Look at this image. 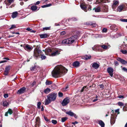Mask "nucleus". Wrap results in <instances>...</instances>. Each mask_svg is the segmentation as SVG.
Returning a JSON list of instances; mask_svg holds the SVG:
<instances>
[{"instance_id": "f257e3e1", "label": "nucleus", "mask_w": 127, "mask_h": 127, "mask_svg": "<svg viewBox=\"0 0 127 127\" xmlns=\"http://www.w3.org/2000/svg\"><path fill=\"white\" fill-rule=\"evenodd\" d=\"M67 71L68 70L62 65H58L55 67L52 72V74L54 77H60L64 75Z\"/></svg>"}, {"instance_id": "f03ea898", "label": "nucleus", "mask_w": 127, "mask_h": 127, "mask_svg": "<svg viewBox=\"0 0 127 127\" xmlns=\"http://www.w3.org/2000/svg\"><path fill=\"white\" fill-rule=\"evenodd\" d=\"M57 94L55 93H51L47 96V99L44 101L45 104H49L52 101H54L56 99Z\"/></svg>"}, {"instance_id": "7ed1b4c3", "label": "nucleus", "mask_w": 127, "mask_h": 127, "mask_svg": "<svg viewBox=\"0 0 127 127\" xmlns=\"http://www.w3.org/2000/svg\"><path fill=\"white\" fill-rule=\"evenodd\" d=\"M45 53L46 55L53 56L59 55L60 54V52L57 49L53 50L50 49H48L45 50Z\"/></svg>"}, {"instance_id": "20e7f679", "label": "nucleus", "mask_w": 127, "mask_h": 127, "mask_svg": "<svg viewBox=\"0 0 127 127\" xmlns=\"http://www.w3.org/2000/svg\"><path fill=\"white\" fill-rule=\"evenodd\" d=\"M77 35H75L72 36L70 38L67 39L68 44H71L74 42L75 40L77 38Z\"/></svg>"}, {"instance_id": "39448f33", "label": "nucleus", "mask_w": 127, "mask_h": 127, "mask_svg": "<svg viewBox=\"0 0 127 127\" xmlns=\"http://www.w3.org/2000/svg\"><path fill=\"white\" fill-rule=\"evenodd\" d=\"M41 50L37 48H35L34 51V55L36 57H37L39 55V53H41Z\"/></svg>"}, {"instance_id": "423d86ee", "label": "nucleus", "mask_w": 127, "mask_h": 127, "mask_svg": "<svg viewBox=\"0 0 127 127\" xmlns=\"http://www.w3.org/2000/svg\"><path fill=\"white\" fill-rule=\"evenodd\" d=\"M119 1L118 0H115L113 1V4L112 5V7L113 9H115L119 5Z\"/></svg>"}, {"instance_id": "0eeeda50", "label": "nucleus", "mask_w": 127, "mask_h": 127, "mask_svg": "<svg viewBox=\"0 0 127 127\" xmlns=\"http://www.w3.org/2000/svg\"><path fill=\"white\" fill-rule=\"evenodd\" d=\"M69 99L68 98H65L63 100L62 104L63 106H65L69 102Z\"/></svg>"}, {"instance_id": "6e6552de", "label": "nucleus", "mask_w": 127, "mask_h": 127, "mask_svg": "<svg viewBox=\"0 0 127 127\" xmlns=\"http://www.w3.org/2000/svg\"><path fill=\"white\" fill-rule=\"evenodd\" d=\"M107 71L109 73L110 76L111 77H112L113 72V69L111 67H108L107 69Z\"/></svg>"}, {"instance_id": "1a4fd4ad", "label": "nucleus", "mask_w": 127, "mask_h": 127, "mask_svg": "<svg viewBox=\"0 0 127 127\" xmlns=\"http://www.w3.org/2000/svg\"><path fill=\"white\" fill-rule=\"evenodd\" d=\"M26 88L25 87H23L18 90L17 92L18 94H21L24 93L25 91Z\"/></svg>"}, {"instance_id": "9d476101", "label": "nucleus", "mask_w": 127, "mask_h": 127, "mask_svg": "<svg viewBox=\"0 0 127 127\" xmlns=\"http://www.w3.org/2000/svg\"><path fill=\"white\" fill-rule=\"evenodd\" d=\"M66 113L70 116H74L76 118H77V116L76 115L71 111H68L66 112Z\"/></svg>"}, {"instance_id": "9b49d317", "label": "nucleus", "mask_w": 127, "mask_h": 127, "mask_svg": "<svg viewBox=\"0 0 127 127\" xmlns=\"http://www.w3.org/2000/svg\"><path fill=\"white\" fill-rule=\"evenodd\" d=\"M100 47V45H96L92 47L93 50L95 51H99V49Z\"/></svg>"}, {"instance_id": "f8f14e48", "label": "nucleus", "mask_w": 127, "mask_h": 127, "mask_svg": "<svg viewBox=\"0 0 127 127\" xmlns=\"http://www.w3.org/2000/svg\"><path fill=\"white\" fill-rule=\"evenodd\" d=\"M23 47L26 50L28 51H30L32 49V47H31L28 44L25 47L24 46Z\"/></svg>"}, {"instance_id": "ddd939ff", "label": "nucleus", "mask_w": 127, "mask_h": 127, "mask_svg": "<svg viewBox=\"0 0 127 127\" xmlns=\"http://www.w3.org/2000/svg\"><path fill=\"white\" fill-rule=\"evenodd\" d=\"M10 66H6L5 68V70L4 74L5 75H7L8 74L9 71L10 69Z\"/></svg>"}, {"instance_id": "4468645a", "label": "nucleus", "mask_w": 127, "mask_h": 127, "mask_svg": "<svg viewBox=\"0 0 127 127\" xmlns=\"http://www.w3.org/2000/svg\"><path fill=\"white\" fill-rule=\"evenodd\" d=\"M80 6L82 9L85 11L87 12V11L86 10L87 7L86 6V4L84 3H81L80 4Z\"/></svg>"}, {"instance_id": "2eb2a0df", "label": "nucleus", "mask_w": 127, "mask_h": 127, "mask_svg": "<svg viewBox=\"0 0 127 127\" xmlns=\"http://www.w3.org/2000/svg\"><path fill=\"white\" fill-rule=\"evenodd\" d=\"M117 60L123 64H127V61L120 58H117Z\"/></svg>"}, {"instance_id": "dca6fc26", "label": "nucleus", "mask_w": 127, "mask_h": 127, "mask_svg": "<svg viewBox=\"0 0 127 127\" xmlns=\"http://www.w3.org/2000/svg\"><path fill=\"white\" fill-rule=\"evenodd\" d=\"M106 0H97L95 2L96 4H102L103 3H105Z\"/></svg>"}, {"instance_id": "f3484780", "label": "nucleus", "mask_w": 127, "mask_h": 127, "mask_svg": "<svg viewBox=\"0 0 127 127\" xmlns=\"http://www.w3.org/2000/svg\"><path fill=\"white\" fill-rule=\"evenodd\" d=\"M14 0H6L5 1V3L6 5H9L12 2H13Z\"/></svg>"}, {"instance_id": "a211bd4d", "label": "nucleus", "mask_w": 127, "mask_h": 127, "mask_svg": "<svg viewBox=\"0 0 127 127\" xmlns=\"http://www.w3.org/2000/svg\"><path fill=\"white\" fill-rule=\"evenodd\" d=\"M124 7V6L123 5H121L119 6L117 8V10L118 11L121 12Z\"/></svg>"}, {"instance_id": "6ab92c4d", "label": "nucleus", "mask_w": 127, "mask_h": 127, "mask_svg": "<svg viewBox=\"0 0 127 127\" xmlns=\"http://www.w3.org/2000/svg\"><path fill=\"white\" fill-rule=\"evenodd\" d=\"M100 46L101 47L105 49H108L110 47V45H108L107 46L105 45H100Z\"/></svg>"}, {"instance_id": "aec40b11", "label": "nucleus", "mask_w": 127, "mask_h": 127, "mask_svg": "<svg viewBox=\"0 0 127 127\" xmlns=\"http://www.w3.org/2000/svg\"><path fill=\"white\" fill-rule=\"evenodd\" d=\"M110 28L111 29L113 30H118V29L117 26H116V25L115 24L112 25L110 27Z\"/></svg>"}, {"instance_id": "412c9836", "label": "nucleus", "mask_w": 127, "mask_h": 127, "mask_svg": "<svg viewBox=\"0 0 127 127\" xmlns=\"http://www.w3.org/2000/svg\"><path fill=\"white\" fill-rule=\"evenodd\" d=\"M93 10H95L96 12H99L101 11V8L100 7L94 8Z\"/></svg>"}, {"instance_id": "4be33fe9", "label": "nucleus", "mask_w": 127, "mask_h": 127, "mask_svg": "<svg viewBox=\"0 0 127 127\" xmlns=\"http://www.w3.org/2000/svg\"><path fill=\"white\" fill-rule=\"evenodd\" d=\"M92 66L95 69H96L98 67L99 65L97 63H94L92 65Z\"/></svg>"}, {"instance_id": "5701e85b", "label": "nucleus", "mask_w": 127, "mask_h": 127, "mask_svg": "<svg viewBox=\"0 0 127 127\" xmlns=\"http://www.w3.org/2000/svg\"><path fill=\"white\" fill-rule=\"evenodd\" d=\"M48 36L47 34L46 33H44L40 34V37L41 38H46Z\"/></svg>"}, {"instance_id": "b1692460", "label": "nucleus", "mask_w": 127, "mask_h": 127, "mask_svg": "<svg viewBox=\"0 0 127 127\" xmlns=\"http://www.w3.org/2000/svg\"><path fill=\"white\" fill-rule=\"evenodd\" d=\"M18 15V12L17 11L13 12L12 15V17L13 18L16 17Z\"/></svg>"}, {"instance_id": "393cba45", "label": "nucleus", "mask_w": 127, "mask_h": 127, "mask_svg": "<svg viewBox=\"0 0 127 127\" xmlns=\"http://www.w3.org/2000/svg\"><path fill=\"white\" fill-rule=\"evenodd\" d=\"M99 124L101 127H104L105 124L102 121L100 120L99 121Z\"/></svg>"}, {"instance_id": "a878e982", "label": "nucleus", "mask_w": 127, "mask_h": 127, "mask_svg": "<svg viewBox=\"0 0 127 127\" xmlns=\"http://www.w3.org/2000/svg\"><path fill=\"white\" fill-rule=\"evenodd\" d=\"M68 42L67 39H65L62 41V43L63 44H68Z\"/></svg>"}, {"instance_id": "bb28decb", "label": "nucleus", "mask_w": 127, "mask_h": 127, "mask_svg": "<svg viewBox=\"0 0 127 127\" xmlns=\"http://www.w3.org/2000/svg\"><path fill=\"white\" fill-rule=\"evenodd\" d=\"M79 63L78 62L76 61L73 63V65L75 67H77L79 65Z\"/></svg>"}, {"instance_id": "cd10ccee", "label": "nucleus", "mask_w": 127, "mask_h": 127, "mask_svg": "<svg viewBox=\"0 0 127 127\" xmlns=\"http://www.w3.org/2000/svg\"><path fill=\"white\" fill-rule=\"evenodd\" d=\"M51 91V90L48 88L45 89L44 91V93L46 94H47L49 93Z\"/></svg>"}, {"instance_id": "c85d7f7f", "label": "nucleus", "mask_w": 127, "mask_h": 127, "mask_svg": "<svg viewBox=\"0 0 127 127\" xmlns=\"http://www.w3.org/2000/svg\"><path fill=\"white\" fill-rule=\"evenodd\" d=\"M37 8V7L35 5H33L31 7V9L32 11H35Z\"/></svg>"}, {"instance_id": "c756f323", "label": "nucleus", "mask_w": 127, "mask_h": 127, "mask_svg": "<svg viewBox=\"0 0 127 127\" xmlns=\"http://www.w3.org/2000/svg\"><path fill=\"white\" fill-rule=\"evenodd\" d=\"M39 117H37L36 119V124L35 125V127H36V125L39 124Z\"/></svg>"}, {"instance_id": "7c9ffc66", "label": "nucleus", "mask_w": 127, "mask_h": 127, "mask_svg": "<svg viewBox=\"0 0 127 127\" xmlns=\"http://www.w3.org/2000/svg\"><path fill=\"white\" fill-rule=\"evenodd\" d=\"M52 83V82L46 80L45 82V84L46 85H50Z\"/></svg>"}, {"instance_id": "2f4dec72", "label": "nucleus", "mask_w": 127, "mask_h": 127, "mask_svg": "<svg viewBox=\"0 0 127 127\" xmlns=\"http://www.w3.org/2000/svg\"><path fill=\"white\" fill-rule=\"evenodd\" d=\"M115 121V119L114 118H111V119L110 123L111 125L114 124Z\"/></svg>"}, {"instance_id": "473e14b6", "label": "nucleus", "mask_w": 127, "mask_h": 127, "mask_svg": "<svg viewBox=\"0 0 127 127\" xmlns=\"http://www.w3.org/2000/svg\"><path fill=\"white\" fill-rule=\"evenodd\" d=\"M8 105V103L6 101H5L3 102V105L4 106H7Z\"/></svg>"}, {"instance_id": "72a5a7b5", "label": "nucleus", "mask_w": 127, "mask_h": 127, "mask_svg": "<svg viewBox=\"0 0 127 127\" xmlns=\"http://www.w3.org/2000/svg\"><path fill=\"white\" fill-rule=\"evenodd\" d=\"M52 5L51 4H47V5H44L43 6H41V7L44 8L45 7H48L49 6H51Z\"/></svg>"}, {"instance_id": "f704fd0d", "label": "nucleus", "mask_w": 127, "mask_h": 127, "mask_svg": "<svg viewBox=\"0 0 127 127\" xmlns=\"http://www.w3.org/2000/svg\"><path fill=\"white\" fill-rule=\"evenodd\" d=\"M67 119V117H63L61 119V121L62 122H64Z\"/></svg>"}, {"instance_id": "c9c22d12", "label": "nucleus", "mask_w": 127, "mask_h": 127, "mask_svg": "<svg viewBox=\"0 0 127 127\" xmlns=\"http://www.w3.org/2000/svg\"><path fill=\"white\" fill-rule=\"evenodd\" d=\"M88 88L87 87V86H84L83 87L82 89L81 90V92H82L84 90L86 91V89H88Z\"/></svg>"}, {"instance_id": "e433bc0d", "label": "nucleus", "mask_w": 127, "mask_h": 127, "mask_svg": "<svg viewBox=\"0 0 127 127\" xmlns=\"http://www.w3.org/2000/svg\"><path fill=\"white\" fill-rule=\"evenodd\" d=\"M88 88L87 87V86H84L83 87L82 89L81 90V92H82L84 90L86 91V89H88Z\"/></svg>"}, {"instance_id": "4c0bfd02", "label": "nucleus", "mask_w": 127, "mask_h": 127, "mask_svg": "<svg viewBox=\"0 0 127 127\" xmlns=\"http://www.w3.org/2000/svg\"><path fill=\"white\" fill-rule=\"evenodd\" d=\"M118 104L120 106H123L124 105V104L122 102H118Z\"/></svg>"}, {"instance_id": "58836bf2", "label": "nucleus", "mask_w": 127, "mask_h": 127, "mask_svg": "<svg viewBox=\"0 0 127 127\" xmlns=\"http://www.w3.org/2000/svg\"><path fill=\"white\" fill-rule=\"evenodd\" d=\"M120 51L123 54H127V51L126 50H121Z\"/></svg>"}, {"instance_id": "ea45409f", "label": "nucleus", "mask_w": 127, "mask_h": 127, "mask_svg": "<svg viewBox=\"0 0 127 127\" xmlns=\"http://www.w3.org/2000/svg\"><path fill=\"white\" fill-rule=\"evenodd\" d=\"M10 115H11L13 113L12 110L10 109H9L7 112Z\"/></svg>"}, {"instance_id": "a19ab883", "label": "nucleus", "mask_w": 127, "mask_h": 127, "mask_svg": "<svg viewBox=\"0 0 127 127\" xmlns=\"http://www.w3.org/2000/svg\"><path fill=\"white\" fill-rule=\"evenodd\" d=\"M35 83L36 82L35 81H34L32 83H30V86H31V87H33V86L35 84Z\"/></svg>"}, {"instance_id": "79ce46f5", "label": "nucleus", "mask_w": 127, "mask_h": 127, "mask_svg": "<svg viewBox=\"0 0 127 127\" xmlns=\"http://www.w3.org/2000/svg\"><path fill=\"white\" fill-rule=\"evenodd\" d=\"M41 104V103L40 102H38L37 104V108L39 109L40 108V106Z\"/></svg>"}, {"instance_id": "37998d69", "label": "nucleus", "mask_w": 127, "mask_h": 127, "mask_svg": "<svg viewBox=\"0 0 127 127\" xmlns=\"http://www.w3.org/2000/svg\"><path fill=\"white\" fill-rule=\"evenodd\" d=\"M50 27L44 28H43V30L44 31L49 30L50 29Z\"/></svg>"}, {"instance_id": "c03bdc74", "label": "nucleus", "mask_w": 127, "mask_h": 127, "mask_svg": "<svg viewBox=\"0 0 127 127\" xmlns=\"http://www.w3.org/2000/svg\"><path fill=\"white\" fill-rule=\"evenodd\" d=\"M123 110L125 111L127 110V104H126V106H124L123 108Z\"/></svg>"}, {"instance_id": "a18cd8bd", "label": "nucleus", "mask_w": 127, "mask_h": 127, "mask_svg": "<svg viewBox=\"0 0 127 127\" xmlns=\"http://www.w3.org/2000/svg\"><path fill=\"white\" fill-rule=\"evenodd\" d=\"M52 123L54 124H56L57 123V122L56 120H52L51 121Z\"/></svg>"}, {"instance_id": "49530a36", "label": "nucleus", "mask_w": 127, "mask_h": 127, "mask_svg": "<svg viewBox=\"0 0 127 127\" xmlns=\"http://www.w3.org/2000/svg\"><path fill=\"white\" fill-rule=\"evenodd\" d=\"M46 57L44 55V54L42 55H41V58L42 60L45 59Z\"/></svg>"}, {"instance_id": "de8ad7c7", "label": "nucleus", "mask_w": 127, "mask_h": 127, "mask_svg": "<svg viewBox=\"0 0 127 127\" xmlns=\"http://www.w3.org/2000/svg\"><path fill=\"white\" fill-rule=\"evenodd\" d=\"M69 20H70L71 21H76L77 20V19L74 18H73L69 19Z\"/></svg>"}, {"instance_id": "09e8293b", "label": "nucleus", "mask_w": 127, "mask_h": 127, "mask_svg": "<svg viewBox=\"0 0 127 127\" xmlns=\"http://www.w3.org/2000/svg\"><path fill=\"white\" fill-rule=\"evenodd\" d=\"M16 28V27L15 25H11V27L9 28L10 29H12Z\"/></svg>"}, {"instance_id": "8fccbe9b", "label": "nucleus", "mask_w": 127, "mask_h": 127, "mask_svg": "<svg viewBox=\"0 0 127 127\" xmlns=\"http://www.w3.org/2000/svg\"><path fill=\"white\" fill-rule=\"evenodd\" d=\"M36 66H34V67H32L30 69L31 70H34L35 69H36Z\"/></svg>"}, {"instance_id": "3c124183", "label": "nucleus", "mask_w": 127, "mask_h": 127, "mask_svg": "<svg viewBox=\"0 0 127 127\" xmlns=\"http://www.w3.org/2000/svg\"><path fill=\"white\" fill-rule=\"evenodd\" d=\"M91 56H87L85 58L86 59H89L91 58Z\"/></svg>"}, {"instance_id": "603ef678", "label": "nucleus", "mask_w": 127, "mask_h": 127, "mask_svg": "<svg viewBox=\"0 0 127 127\" xmlns=\"http://www.w3.org/2000/svg\"><path fill=\"white\" fill-rule=\"evenodd\" d=\"M59 96L60 97H62L63 96V94L61 93H58Z\"/></svg>"}, {"instance_id": "864d4df0", "label": "nucleus", "mask_w": 127, "mask_h": 127, "mask_svg": "<svg viewBox=\"0 0 127 127\" xmlns=\"http://www.w3.org/2000/svg\"><path fill=\"white\" fill-rule=\"evenodd\" d=\"M122 70L124 71L127 72V69L125 67H123L122 68Z\"/></svg>"}, {"instance_id": "5fc2aeb1", "label": "nucleus", "mask_w": 127, "mask_h": 127, "mask_svg": "<svg viewBox=\"0 0 127 127\" xmlns=\"http://www.w3.org/2000/svg\"><path fill=\"white\" fill-rule=\"evenodd\" d=\"M66 33L65 31H63L61 32L60 34L62 35H64Z\"/></svg>"}, {"instance_id": "6e6d98bb", "label": "nucleus", "mask_w": 127, "mask_h": 127, "mask_svg": "<svg viewBox=\"0 0 127 127\" xmlns=\"http://www.w3.org/2000/svg\"><path fill=\"white\" fill-rule=\"evenodd\" d=\"M114 64L116 66H117L119 65L118 62L117 61H115L114 62Z\"/></svg>"}, {"instance_id": "4d7b16f0", "label": "nucleus", "mask_w": 127, "mask_h": 127, "mask_svg": "<svg viewBox=\"0 0 127 127\" xmlns=\"http://www.w3.org/2000/svg\"><path fill=\"white\" fill-rule=\"evenodd\" d=\"M107 29L106 28H104L102 30V32H106L107 31Z\"/></svg>"}, {"instance_id": "13d9d810", "label": "nucleus", "mask_w": 127, "mask_h": 127, "mask_svg": "<svg viewBox=\"0 0 127 127\" xmlns=\"http://www.w3.org/2000/svg\"><path fill=\"white\" fill-rule=\"evenodd\" d=\"M100 88H101V89H102L103 88L104 86L102 84L100 85H99Z\"/></svg>"}, {"instance_id": "bf43d9fd", "label": "nucleus", "mask_w": 127, "mask_h": 127, "mask_svg": "<svg viewBox=\"0 0 127 127\" xmlns=\"http://www.w3.org/2000/svg\"><path fill=\"white\" fill-rule=\"evenodd\" d=\"M118 97L119 98H124V96L122 95H120L118 96Z\"/></svg>"}, {"instance_id": "052dcab7", "label": "nucleus", "mask_w": 127, "mask_h": 127, "mask_svg": "<svg viewBox=\"0 0 127 127\" xmlns=\"http://www.w3.org/2000/svg\"><path fill=\"white\" fill-rule=\"evenodd\" d=\"M40 3V2L39 1H37L34 4H35V5H37L38 4H39Z\"/></svg>"}, {"instance_id": "680f3d73", "label": "nucleus", "mask_w": 127, "mask_h": 127, "mask_svg": "<svg viewBox=\"0 0 127 127\" xmlns=\"http://www.w3.org/2000/svg\"><path fill=\"white\" fill-rule=\"evenodd\" d=\"M115 112L116 113H117L118 114H119V109H117L115 110Z\"/></svg>"}, {"instance_id": "e2e57ef3", "label": "nucleus", "mask_w": 127, "mask_h": 127, "mask_svg": "<svg viewBox=\"0 0 127 127\" xmlns=\"http://www.w3.org/2000/svg\"><path fill=\"white\" fill-rule=\"evenodd\" d=\"M8 95L7 94H5L4 95V97L5 98H6L8 97Z\"/></svg>"}, {"instance_id": "0e129e2a", "label": "nucleus", "mask_w": 127, "mask_h": 127, "mask_svg": "<svg viewBox=\"0 0 127 127\" xmlns=\"http://www.w3.org/2000/svg\"><path fill=\"white\" fill-rule=\"evenodd\" d=\"M44 119L47 122H48L49 121V120L46 117H44Z\"/></svg>"}, {"instance_id": "69168bd1", "label": "nucleus", "mask_w": 127, "mask_h": 127, "mask_svg": "<svg viewBox=\"0 0 127 127\" xmlns=\"http://www.w3.org/2000/svg\"><path fill=\"white\" fill-rule=\"evenodd\" d=\"M7 62L6 60H3L0 62V63H3L6 62Z\"/></svg>"}, {"instance_id": "338daca9", "label": "nucleus", "mask_w": 127, "mask_h": 127, "mask_svg": "<svg viewBox=\"0 0 127 127\" xmlns=\"http://www.w3.org/2000/svg\"><path fill=\"white\" fill-rule=\"evenodd\" d=\"M120 20L122 22H125L126 19H121Z\"/></svg>"}, {"instance_id": "774afa93", "label": "nucleus", "mask_w": 127, "mask_h": 127, "mask_svg": "<svg viewBox=\"0 0 127 127\" xmlns=\"http://www.w3.org/2000/svg\"><path fill=\"white\" fill-rule=\"evenodd\" d=\"M77 123H78V122H77L75 121L74 122H72V124L74 125H75V124H77Z\"/></svg>"}]
</instances>
